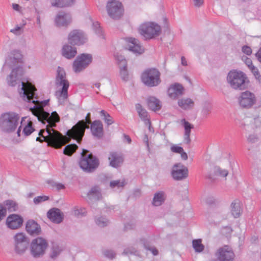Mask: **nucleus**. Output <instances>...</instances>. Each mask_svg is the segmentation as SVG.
Returning a JSON list of instances; mask_svg holds the SVG:
<instances>
[{"mask_svg":"<svg viewBox=\"0 0 261 261\" xmlns=\"http://www.w3.org/2000/svg\"><path fill=\"white\" fill-rule=\"evenodd\" d=\"M21 87L19 91L20 96L25 101L32 102L34 106L30 107L32 114L43 124H47L45 129H41L39 132V137L36 141L47 142L48 145L55 148H60L65 144L64 136L53 128L60 121V117L56 112L49 113L44 111L43 107L48 100L40 101L36 95V89L31 83L21 82Z\"/></svg>","mask_w":261,"mask_h":261,"instance_id":"nucleus-1","label":"nucleus"},{"mask_svg":"<svg viewBox=\"0 0 261 261\" xmlns=\"http://www.w3.org/2000/svg\"><path fill=\"white\" fill-rule=\"evenodd\" d=\"M23 58L21 52L18 50L11 51L5 64V66H8L12 69L7 77V82L9 86H15L19 81L23 72Z\"/></svg>","mask_w":261,"mask_h":261,"instance_id":"nucleus-2","label":"nucleus"},{"mask_svg":"<svg viewBox=\"0 0 261 261\" xmlns=\"http://www.w3.org/2000/svg\"><path fill=\"white\" fill-rule=\"evenodd\" d=\"M90 118V113H88L85 120L79 121L71 129L68 130L67 135L69 137L75 139L78 142L81 141L86 128H88L89 124L91 123Z\"/></svg>","mask_w":261,"mask_h":261,"instance_id":"nucleus-3","label":"nucleus"},{"mask_svg":"<svg viewBox=\"0 0 261 261\" xmlns=\"http://www.w3.org/2000/svg\"><path fill=\"white\" fill-rule=\"evenodd\" d=\"M245 74L242 71L237 70L230 71L227 77L228 83L231 87L236 90H242L247 87Z\"/></svg>","mask_w":261,"mask_h":261,"instance_id":"nucleus-4","label":"nucleus"},{"mask_svg":"<svg viewBox=\"0 0 261 261\" xmlns=\"http://www.w3.org/2000/svg\"><path fill=\"white\" fill-rule=\"evenodd\" d=\"M19 116L15 113H7L2 115L0 118V125L2 129L6 132H13L16 128Z\"/></svg>","mask_w":261,"mask_h":261,"instance_id":"nucleus-5","label":"nucleus"},{"mask_svg":"<svg viewBox=\"0 0 261 261\" xmlns=\"http://www.w3.org/2000/svg\"><path fill=\"white\" fill-rule=\"evenodd\" d=\"M139 32L145 39L150 40L160 35L161 28L156 23L147 22L140 25Z\"/></svg>","mask_w":261,"mask_h":261,"instance_id":"nucleus-6","label":"nucleus"},{"mask_svg":"<svg viewBox=\"0 0 261 261\" xmlns=\"http://www.w3.org/2000/svg\"><path fill=\"white\" fill-rule=\"evenodd\" d=\"M88 150L84 149L81 153L79 162L80 167L85 171L91 172L97 168L99 162L97 159L92 153L88 154Z\"/></svg>","mask_w":261,"mask_h":261,"instance_id":"nucleus-7","label":"nucleus"},{"mask_svg":"<svg viewBox=\"0 0 261 261\" xmlns=\"http://www.w3.org/2000/svg\"><path fill=\"white\" fill-rule=\"evenodd\" d=\"M141 80L146 86L152 87L161 83L160 72L155 68H150L145 70L142 74Z\"/></svg>","mask_w":261,"mask_h":261,"instance_id":"nucleus-8","label":"nucleus"},{"mask_svg":"<svg viewBox=\"0 0 261 261\" xmlns=\"http://www.w3.org/2000/svg\"><path fill=\"white\" fill-rule=\"evenodd\" d=\"M48 246L46 240L38 237L32 240L30 245V253L35 258L41 257L44 254Z\"/></svg>","mask_w":261,"mask_h":261,"instance_id":"nucleus-9","label":"nucleus"},{"mask_svg":"<svg viewBox=\"0 0 261 261\" xmlns=\"http://www.w3.org/2000/svg\"><path fill=\"white\" fill-rule=\"evenodd\" d=\"M55 85L57 88L56 96L60 105H64L66 102L68 94V90L69 87V82L67 79L55 81Z\"/></svg>","mask_w":261,"mask_h":261,"instance_id":"nucleus-10","label":"nucleus"},{"mask_svg":"<svg viewBox=\"0 0 261 261\" xmlns=\"http://www.w3.org/2000/svg\"><path fill=\"white\" fill-rule=\"evenodd\" d=\"M216 258L210 261H232L234 257V252L228 245L218 248L214 253Z\"/></svg>","mask_w":261,"mask_h":261,"instance_id":"nucleus-11","label":"nucleus"},{"mask_svg":"<svg viewBox=\"0 0 261 261\" xmlns=\"http://www.w3.org/2000/svg\"><path fill=\"white\" fill-rule=\"evenodd\" d=\"M92 61V56L89 54H82L77 57L73 63L75 72H80L87 68Z\"/></svg>","mask_w":261,"mask_h":261,"instance_id":"nucleus-12","label":"nucleus"},{"mask_svg":"<svg viewBox=\"0 0 261 261\" xmlns=\"http://www.w3.org/2000/svg\"><path fill=\"white\" fill-rule=\"evenodd\" d=\"M107 10L109 16L114 19H119L123 15L122 4L116 0L109 2L107 5Z\"/></svg>","mask_w":261,"mask_h":261,"instance_id":"nucleus-13","label":"nucleus"},{"mask_svg":"<svg viewBox=\"0 0 261 261\" xmlns=\"http://www.w3.org/2000/svg\"><path fill=\"white\" fill-rule=\"evenodd\" d=\"M15 251L18 255L23 254L28 247V241L25 234L23 233H17L14 236Z\"/></svg>","mask_w":261,"mask_h":261,"instance_id":"nucleus-14","label":"nucleus"},{"mask_svg":"<svg viewBox=\"0 0 261 261\" xmlns=\"http://www.w3.org/2000/svg\"><path fill=\"white\" fill-rule=\"evenodd\" d=\"M68 42L72 45H80L84 44L87 40L86 34L81 30H74L68 35Z\"/></svg>","mask_w":261,"mask_h":261,"instance_id":"nucleus-15","label":"nucleus"},{"mask_svg":"<svg viewBox=\"0 0 261 261\" xmlns=\"http://www.w3.org/2000/svg\"><path fill=\"white\" fill-rule=\"evenodd\" d=\"M255 101L254 94L248 91L242 92L239 98L240 105L245 108H250L255 103Z\"/></svg>","mask_w":261,"mask_h":261,"instance_id":"nucleus-16","label":"nucleus"},{"mask_svg":"<svg viewBox=\"0 0 261 261\" xmlns=\"http://www.w3.org/2000/svg\"><path fill=\"white\" fill-rule=\"evenodd\" d=\"M188 175V168L181 163L175 164L173 167L172 176L177 180L186 178Z\"/></svg>","mask_w":261,"mask_h":261,"instance_id":"nucleus-17","label":"nucleus"},{"mask_svg":"<svg viewBox=\"0 0 261 261\" xmlns=\"http://www.w3.org/2000/svg\"><path fill=\"white\" fill-rule=\"evenodd\" d=\"M184 94V87L179 84L171 85L168 89V95L172 99H176Z\"/></svg>","mask_w":261,"mask_h":261,"instance_id":"nucleus-18","label":"nucleus"},{"mask_svg":"<svg viewBox=\"0 0 261 261\" xmlns=\"http://www.w3.org/2000/svg\"><path fill=\"white\" fill-rule=\"evenodd\" d=\"M23 223V219L19 215L12 214L7 219L6 223L8 227L12 229H16L20 227Z\"/></svg>","mask_w":261,"mask_h":261,"instance_id":"nucleus-19","label":"nucleus"},{"mask_svg":"<svg viewBox=\"0 0 261 261\" xmlns=\"http://www.w3.org/2000/svg\"><path fill=\"white\" fill-rule=\"evenodd\" d=\"M127 42L128 48L130 51L136 55H140L144 52V49L138 39L129 38L127 39Z\"/></svg>","mask_w":261,"mask_h":261,"instance_id":"nucleus-20","label":"nucleus"},{"mask_svg":"<svg viewBox=\"0 0 261 261\" xmlns=\"http://www.w3.org/2000/svg\"><path fill=\"white\" fill-rule=\"evenodd\" d=\"M47 217L55 223L59 224L63 220V215L58 208L50 209L47 214Z\"/></svg>","mask_w":261,"mask_h":261,"instance_id":"nucleus-21","label":"nucleus"},{"mask_svg":"<svg viewBox=\"0 0 261 261\" xmlns=\"http://www.w3.org/2000/svg\"><path fill=\"white\" fill-rule=\"evenodd\" d=\"M109 161L111 166L118 168L122 164L124 159L121 154L112 152L110 153Z\"/></svg>","mask_w":261,"mask_h":261,"instance_id":"nucleus-22","label":"nucleus"},{"mask_svg":"<svg viewBox=\"0 0 261 261\" xmlns=\"http://www.w3.org/2000/svg\"><path fill=\"white\" fill-rule=\"evenodd\" d=\"M71 17L70 14L60 12L55 18V22L59 27L65 26L70 23Z\"/></svg>","mask_w":261,"mask_h":261,"instance_id":"nucleus-23","label":"nucleus"},{"mask_svg":"<svg viewBox=\"0 0 261 261\" xmlns=\"http://www.w3.org/2000/svg\"><path fill=\"white\" fill-rule=\"evenodd\" d=\"M92 134L97 138H101L103 135V125L100 120H95L91 123Z\"/></svg>","mask_w":261,"mask_h":261,"instance_id":"nucleus-24","label":"nucleus"},{"mask_svg":"<svg viewBox=\"0 0 261 261\" xmlns=\"http://www.w3.org/2000/svg\"><path fill=\"white\" fill-rule=\"evenodd\" d=\"M77 54L76 48L68 44L64 45L62 49V54L65 58L70 59L73 58Z\"/></svg>","mask_w":261,"mask_h":261,"instance_id":"nucleus-25","label":"nucleus"},{"mask_svg":"<svg viewBox=\"0 0 261 261\" xmlns=\"http://www.w3.org/2000/svg\"><path fill=\"white\" fill-rule=\"evenodd\" d=\"M26 230L31 235H38L41 232L40 226L33 220H29L27 222Z\"/></svg>","mask_w":261,"mask_h":261,"instance_id":"nucleus-26","label":"nucleus"},{"mask_svg":"<svg viewBox=\"0 0 261 261\" xmlns=\"http://www.w3.org/2000/svg\"><path fill=\"white\" fill-rule=\"evenodd\" d=\"M136 109L140 118L144 122L146 125L149 126L150 129L151 122L148 118L147 112L139 103L136 105Z\"/></svg>","mask_w":261,"mask_h":261,"instance_id":"nucleus-27","label":"nucleus"},{"mask_svg":"<svg viewBox=\"0 0 261 261\" xmlns=\"http://www.w3.org/2000/svg\"><path fill=\"white\" fill-rule=\"evenodd\" d=\"M183 126L185 128L184 139V141L186 144H189L191 142L190 134L191 130L193 128L194 126L185 119L182 120Z\"/></svg>","mask_w":261,"mask_h":261,"instance_id":"nucleus-28","label":"nucleus"},{"mask_svg":"<svg viewBox=\"0 0 261 261\" xmlns=\"http://www.w3.org/2000/svg\"><path fill=\"white\" fill-rule=\"evenodd\" d=\"M178 106L183 110H190L194 107V101L189 98H184L178 100Z\"/></svg>","mask_w":261,"mask_h":261,"instance_id":"nucleus-29","label":"nucleus"},{"mask_svg":"<svg viewBox=\"0 0 261 261\" xmlns=\"http://www.w3.org/2000/svg\"><path fill=\"white\" fill-rule=\"evenodd\" d=\"M166 198V196L164 192H158L154 195L152 204L155 206H160L164 202Z\"/></svg>","mask_w":261,"mask_h":261,"instance_id":"nucleus-30","label":"nucleus"},{"mask_svg":"<svg viewBox=\"0 0 261 261\" xmlns=\"http://www.w3.org/2000/svg\"><path fill=\"white\" fill-rule=\"evenodd\" d=\"M147 104L149 108L153 111H156L160 110L161 105L159 99L154 97H149L147 99Z\"/></svg>","mask_w":261,"mask_h":261,"instance_id":"nucleus-31","label":"nucleus"},{"mask_svg":"<svg viewBox=\"0 0 261 261\" xmlns=\"http://www.w3.org/2000/svg\"><path fill=\"white\" fill-rule=\"evenodd\" d=\"M231 213L234 218H238L240 216L242 210L240 203L239 200H235L231 204Z\"/></svg>","mask_w":261,"mask_h":261,"instance_id":"nucleus-32","label":"nucleus"},{"mask_svg":"<svg viewBox=\"0 0 261 261\" xmlns=\"http://www.w3.org/2000/svg\"><path fill=\"white\" fill-rule=\"evenodd\" d=\"M74 0H51V4L53 7L63 8L72 5Z\"/></svg>","mask_w":261,"mask_h":261,"instance_id":"nucleus-33","label":"nucleus"},{"mask_svg":"<svg viewBox=\"0 0 261 261\" xmlns=\"http://www.w3.org/2000/svg\"><path fill=\"white\" fill-rule=\"evenodd\" d=\"M87 196L90 199H99L101 196L100 188L98 186L92 187L88 193Z\"/></svg>","mask_w":261,"mask_h":261,"instance_id":"nucleus-34","label":"nucleus"},{"mask_svg":"<svg viewBox=\"0 0 261 261\" xmlns=\"http://www.w3.org/2000/svg\"><path fill=\"white\" fill-rule=\"evenodd\" d=\"M122 66L120 68V74L122 80L127 81L128 80V73L127 70V63L126 60H122Z\"/></svg>","mask_w":261,"mask_h":261,"instance_id":"nucleus-35","label":"nucleus"},{"mask_svg":"<svg viewBox=\"0 0 261 261\" xmlns=\"http://www.w3.org/2000/svg\"><path fill=\"white\" fill-rule=\"evenodd\" d=\"M4 207L9 212H15L18 209L17 204L12 200H7L4 202Z\"/></svg>","mask_w":261,"mask_h":261,"instance_id":"nucleus-36","label":"nucleus"},{"mask_svg":"<svg viewBox=\"0 0 261 261\" xmlns=\"http://www.w3.org/2000/svg\"><path fill=\"white\" fill-rule=\"evenodd\" d=\"M192 246L196 252H201L203 251L204 249V246L202 244L201 239L193 240Z\"/></svg>","mask_w":261,"mask_h":261,"instance_id":"nucleus-37","label":"nucleus"},{"mask_svg":"<svg viewBox=\"0 0 261 261\" xmlns=\"http://www.w3.org/2000/svg\"><path fill=\"white\" fill-rule=\"evenodd\" d=\"M95 222L99 227H103L106 226L109 223V220L103 216H98L95 218Z\"/></svg>","mask_w":261,"mask_h":261,"instance_id":"nucleus-38","label":"nucleus"},{"mask_svg":"<svg viewBox=\"0 0 261 261\" xmlns=\"http://www.w3.org/2000/svg\"><path fill=\"white\" fill-rule=\"evenodd\" d=\"M32 122L30 121L27 125L24 126L22 133L24 136L26 137L30 135L35 130V129L32 127Z\"/></svg>","mask_w":261,"mask_h":261,"instance_id":"nucleus-39","label":"nucleus"},{"mask_svg":"<svg viewBox=\"0 0 261 261\" xmlns=\"http://www.w3.org/2000/svg\"><path fill=\"white\" fill-rule=\"evenodd\" d=\"M77 148V146L75 144H69L67 145L64 149L63 153L67 155H71L75 151Z\"/></svg>","mask_w":261,"mask_h":261,"instance_id":"nucleus-40","label":"nucleus"},{"mask_svg":"<svg viewBox=\"0 0 261 261\" xmlns=\"http://www.w3.org/2000/svg\"><path fill=\"white\" fill-rule=\"evenodd\" d=\"M66 74L64 69L59 66L57 70L55 81L66 79Z\"/></svg>","mask_w":261,"mask_h":261,"instance_id":"nucleus-41","label":"nucleus"},{"mask_svg":"<svg viewBox=\"0 0 261 261\" xmlns=\"http://www.w3.org/2000/svg\"><path fill=\"white\" fill-rule=\"evenodd\" d=\"M100 115L103 117L105 122L108 125H110L114 123L112 117L104 110H101L100 112Z\"/></svg>","mask_w":261,"mask_h":261,"instance_id":"nucleus-42","label":"nucleus"},{"mask_svg":"<svg viewBox=\"0 0 261 261\" xmlns=\"http://www.w3.org/2000/svg\"><path fill=\"white\" fill-rule=\"evenodd\" d=\"M126 182L125 180H116L110 182V186L111 188H114L117 187L118 189L123 188Z\"/></svg>","mask_w":261,"mask_h":261,"instance_id":"nucleus-43","label":"nucleus"},{"mask_svg":"<svg viewBox=\"0 0 261 261\" xmlns=\"http://www.w3.org/2000/svg\"><path fill=\"white\" fill-rule=\"evenodd\" d=\"M91 21L92 22V28L94 32L99 37H102V31L100 27V24L98 22H93L92 20L90 18Z\"/></svg>","mask_w":261,"mask_h":261,"instance_id":"nucleus-44","label":"nucleus"},{"mask_svg":"<svg viewBox=\"0 0 261 261\" xmlns=\"http://www.w3.org/2000/svg\"><path fill=\"white\" fill-rule=\"evenodd\" d=\"M73 214L77 217H81L86 215V211L84 207H75L72 211Z\"/></svg>","mask_w":261,"mask_h":261,"instance_id":"nucleus-45","label":"nucleus"},{"mask_svg":"<svg viewBox=\"0 0 261 261\" xmlns=\"http://www.w3.org/2000/svg\"><path fill=\"white\" fill-rule=\"evenodd\" d=\"M62 250L59 246L54 245L51 248L50 252V257L52 258H56L61 253Z\"/></svg>","mask_w":261,"mask_h":261,"instance_id":"nucleus-46","label":"nucleus"},{"mask_svg":"<svg viewBox=\"0 0 261 261\" xmlns=\"http://www.w3.org/2000/svg\"><path fill=\"white\" fill-rule=\"evenodd\" d=\"M48 183L53 189L58 191L65 189V186L61 183L57 182L53 180H49Z\"/></svg>","mask_w":261,"mask_h":261,"instance_id":"nucleus-47","label":"nucleus"},{"mask_svg":"<svg viewBox=\"0 0 261 261\" xmlns=\"http://www.w3.org/2000/svg\"><path fill=\"white\" fill-rule=\"evenodd\" d=\"M214 171L216 175H218L222 177H226L228 174V172L227 170L222 169L219 167H215Z\"/></svg>","mask_w":261,"mask_h":261,"instance_id":"nucleus-48","label":"nucleus"},{"mask_svg":"<svg viewBox=\"0 0 261 261\" xmlns=\"http://www.w3.org/2000/svg\"><path fill=\"white\" fill-rule=\"evenodd\" d=\"M183 148L177 144H172L170 147L171 152L175 153H180L183 151Z\"/></svg>","mask_w":261,"mask_h":261,"instance_id":"nucleus-49","label":"nucleus"},{"mask_svg":"<svg viewBox=\"0 0 261 261\" xmlns=\"http://www.w3.org/2000/svg\"><path fill=\"white\" fill-rule=\"evenodd\" d=\"M250 69L254 75L256 79H257L259 83H261V75L257 68L254 66H252V68H250Z\"/></svg>","mask_w":261,"mask_h":261,"instance_id":"nucleus-50","label":"nucleus"},{"mask_svg":"<svg viewBox=\"0 0 261 261\" xmlns=\"http://www.w3.org/2000/svg\"><path fill=\"white\" fill-rule=\"evenodd\" d=\"M49 199V197L46 196H40L35 197L33 199V201L34 203L36 204H38L42 202L47 200Z\"/></svg>","mask_w":261,"mask_h":261,"instance_id":"nucleus-51","label":"nucleus"},{"mask_svg":"<svg viewBox=\"0 0 261 261\" xmlns=\"http://www.w3.org/2000/svg\"><path fill=\"white\" fill-rule=\"evenodd\" d=\"M22 28L23 27L17 25L15 28L11 29L10 32L16 35H20L22 32Z\"/></svg>","mask_w":261,"mask_h":261,"instance_id":"nucleus-52","label":"nucleus"},{"mask_svg":"<svg viewBox=\"0 0 261 261\" xmlns=\"http://www.w3.org/2000/svg\"><path fill=\"white\" fill-rule=\"evenodd\" d=\"M6 208L2 204H0V221L6 216Z\"/></svg>","mask_w":261,"mask_h":261,"instance_id":"nucleus-53","label":"nucleus"},{"mask_svg":"<svg viewBox=\"0 0 261 261\" xmlns=\"http://www.w3.org/2000/svg\"><path fill=\"white\" fill-rule=\"evenodd\" d=\"M136 251L135 249V248H134L133 247H130V248H125L124 250L123 254H125V255L133 254H136Z\"/></svg>","mask_w":261,"mask_h":261,"instance_id":"nucleus-54","label":"nucleus"},{"mask_svg":"<svg viewBox=\"0 0 261 261\" xmlns=\"http://www.w3.org/2000/svg\"><path fill=\"white\" fill-rule=\"evenodd\" d=\"M104 255L109 258H113L115 256V253L113 250H107L104 251Z\"/></svg>","mask_w":261,"mask_h":261,"instance_id":"nucleus-55","label":"nucleus"},{"mask_svg":"<svg viewBox=\"0 0 261 261\" xmlns=\"http://www.w3.org/2000/svg\"><path fill=\"white\" fill-rule=\"evenodd\" d=\"M247 140L250 143H255L258 141V137L255 135L251 134L248 137Z\"/></svg>","mask_w":261,"mask_h":261,"instance_id":"nucleus-56","label":"nucleus"},{"mask_svg":"<svg viewBox=\"0 0 261 261\" xmlns=\"http://www.w3.org/2000/svg\"><path fill=\"white\" fill-rule=\"evenodd\" d=\"M243 59L244 60L245 63L249 68V69L251 68L252 66H254L252 64V60L250 58L247 57H244L243 58Z\"/></svg>","mask_w":261,"mask_h":261,"instance_id":"nucleus-57","label":"nucleus"},{"mask_svg":"<svg viewBox=\"0 0 261 261\" xmlns=\"http://www.w3.org/2000/svg\"><path fill=\"white\" fill-rule=\"evenodd\" d=\"M242 50L244 54H246L247 55H250L252 53L251 48L249 46H248L245 45V46H243L242 48Z\"/></svg>","mask_w":261,"mask_h":261,"instance_id":"nucleus-58","label":"nucleus"},{"mask_svg":"<svg viewBox=\"0 0 261 261\" xmlns=\"http://www.w3.org/2000/svg\"><path fill=\"white\" fill-rule=\"evenodd\" d=\"M194 5L195 7H200L203 4V0H193Z\"/></svg>","mask_w":261,"mask_h":261,"instance_id":"nucleus-59","label":"nucleus"},{"mask_svg":"<svg viewBox=\"0 0 261 261\" xmlns=\"http://www.w3.org/2000/svg\"><path fill=\"white\" fill-rule=\"evenodd\" d=\"M36 13H37L36 22L39 27H41V20L39 12L36 10Z\"/></svg>","mask_w":261,"mask_h":261,"instance_id":"nucleus-60","label":"nucleus"},{"mask_svg":"<svg viewBox=\"0 0 261 261\" xmlns=\"http://www.w3.org/2000/svg\"><path fill=\"white\" fill-rule=\"evenodd\" d=\"M115 57L116 58V59L117 60V61H118L119 62V67H120V66L121 65V66H122V60H125L124 57L122 56H116L115 55Z\"/></svg>","mask_w":261,"mask_h":261,"instance_id":"nucleus-61","label":"nucleus"},{"mask_svg":"<svg viewBox=\"0 0 261 261\" xmlns=\"http://www.w3.org/2000/svg\"><path fill=\"white\" fill-rule=\"evenodd\" d=\"M210 111H211L210 107H205L202 110V113L204 115L207 116L210 113Z\"/></svg>","mask_w":261,"mask_h":261,"instance_id":"nucleus-62","label":"nucleus"},{"mask_svg":"<svg viewBox=\"0 0 261 261\" xmlns=\"http://www.w3.org/2000/svg\"><path fill=\"white\" fill-rule=\"evenodd\" d=\"M145 247L147 249L149 250L154 255H156L158 254V251L156 248L149 247L147 248L146 247Z\"/></svg>","mask_w":261,"mask_h":261,"instance_id":"nucleus-63","label":"nucleus"},{"mask_svg":"<svg viewBox=\"0 0 261 261\" xmlns=\"http://www.w3.org/2000/svg\"><path fill=\"white\" fill-rule=\"evenodd\" d=\"M255 56L259 62L261 61V47L259 48L258 51L255 54Z\"/></svg>","mask_w":261,"mask_h":261,"instance_id":"nucleus-64","label":"nucleus"}]
</instances>
